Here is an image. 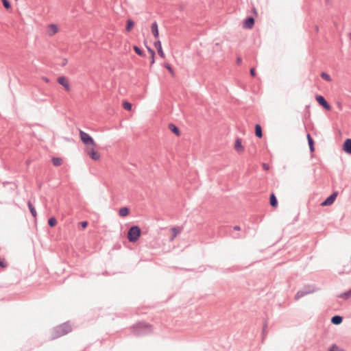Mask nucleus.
Wrapping results in <instances>:
<instances>
[{
	"label": "nucleus",
	"mask_w": 351,
	"mask_h": 351,
	"mask_svg": "<svg viewBox=\"0 0 351 351\" xmlns=\"http://www.w3.org/2000/svg\"><path fill=\"white\" fill-rule=\"evenodd\" d=\"M132 332L135 333L137 335H142L145 332H149L152 330V327L150 324L144 323V322H140L137 323L136 324L134 325L132 327Z\"/></svg>",
	"instance_id": "1"
},
{
	"label": "nucleus",
	"mask_w": 351,
	"mask_h": 351,
	"mask_svg": "<svg viewBox=\"0 0 351 351\" xmlns=\"http://www.w3.org/2000/svg\"><path fill=\"white\" fill-rule=\"evenodd\" d=\"M72 328L69 324L64 323L55 328L53 338H58L65 335L71 331Z\"/></svg>",
	"instance_id": "2"
},
{
	"label": "nucleus",
	"mask_w": 351,
	"mask_h": 351,
	"mask_svg": "<svg viewBox=\"0 0 351 351\" xmlns=\"http://www.w3.org/2000/svg\"><path fill=\"white\" fill-rule=\"evenodd\" d=\"M141 233V231L138 226H132L128 231V239L130 242H136L139 239Z\"/></svg>",
	"instance_id": "3"
},
{
	"label": "nucleus",
	"mask_w": 351,
	"mask_h": 351,
	"mask_svg": "<svg viewBox=\"0 0 351 351\" xmlns=\"http://www.w3.org/2000/svg\"><path fill=\"white\" fill-rule=\"evenodd\" d=\"M80 137L82 143L85 145L86 148H88V147L96 146L95 141L88 133L80 130Z\"/></svg>",
	"instance_id": "4"
},
{
	"label": "nucleus",
	"mask_w": 351,
	"mask_h": 351,
	"mask_svg": "<svg viewBox=\"0 0 351 351\" xmlns=\"http://www.w3.org/2000/svg\"><path fill=\"white\" fill-rule=\"evenodd\" d=\"M95 147L96 146L88 147V148H85V152L90 157L91 159L98 161L101 158V155L99 152L96 150Z\"/></svg>",
	"instance_id": "5"
},
{
	"label": "nucleus",
	"mask_w": 351,
	"mask_h": 351,
	"mask_svg": "<svg viewBox=\"0 0 351 351\" xmlns=\"http://www.w3.org/2000/svg\"><path fill=\"white\" fill-rule=\"evenodd\" d=\"M57 82L64 87L66 91L69 92L71 90L70 82L66 77L60 76L58 77Z\"/></svg>",
	"instance_id": "6"
},
{
	"label": "nucleus",
	"mask_w": 351,
	"mask_h": 351,
	"mask_svg": "<svg viewBox=\"0 0 351 351\" xmlns=\"http://www.w3.org/2000/svg\"><path fill=\"white\" fill-rule=\"evenodd\" d=\"M59 31V28L56 24H50L46 27V34L49 36H53Z\"/></svg>",
	"instance_id": "7"
},
{
	"label": "nucleus",
	"mask_w": 351,
	"mask_h": 351,
	"mask_svg": "<svg viewBox=\"0 0 351 351\" xmlns=\"http://www.w3.org/2000/svg\"><path fill=\"white\" fill-rule=\"evenodd\" d=\"M234 149L239 153V154H243L244 152V147L242 145V140L239 138H237L235 140L234 144Z\"/></svg>",
	"instance_id": "8"
},
{
	"label": "nucleus",
	"mask_w": 351,
	"mask_h": 351,
	"mask_svg": "<svg viewBox=\"0 0 351 351\" xmlns=\"http://www.w3.org/2000/svg\"><path fill=\"white\" fill-rule=\"evenodd\" d=\"M337 196V192L333 193L331 195H330L326 200H324L321 205L323 206H330L333 204L336 197Z\"/></svg>",
	"instance_id": "9"
},
{
	"label": "nucleus",
	"mask_w": 351,
	"mask_h": 351,
	"mask_svg": "<svg viewBox=\"0 0 351 351\" xmlns=\"http://www.w3.org/2000/svg\"><path fill=\"white\" fill-rule=\"evenodd\" d=\"M316 100L326 110H330V108H331L330 106L328 104V102L326 101V99H324V97H322L321 95H317L316 97Z\"/></svg>",
	"instance_id": "10"
},
{
	"label": "nucleus",
	"mask_w": 351,
	"mask_h": 351,
	"mask_svg": "<svg viewBox=\"0 0 351 351\" xmlns=\"http://www.w3.org/2000/svg\"><path fill=\"white\" fill-rule=\"evenodd\" d=\"M182 228L180 227H173L170 229V241H172L181 232Z\"/></svg>",
	"instance_id": "11"
},
{
	"label": "nucleus",
	"mask_w": 351,
	"mask_h": 351,
	"mask_svg": "<svg viewBox=\"0 0 351 351\" xmlns=\"http://www.w3.org/2000/svg\"><path fill=\"white\" fill-rule=\"evenodd\" d=\"M254 25V20L253 18L250 17L245 20L243 23V27L245 29H252Z\"/></svg>",
	"instance_id": "12"
},
{
	"label": "nucleus",
	"mask_w": 351,
	"mask_h": 351,
	"mask_svg": "<svg viewBox=\"0 0 351 351\" xmlns=\"http://www.w3.org/2000/svg\"><path fill=\"white\" fill-rule=\"evenodd\" d=\"M154 47L157 49L159 56L162 58H165V54L162 50L161 43L159 40H156V42L154 43Z\"/></svg>",
	"instance_id": "13"
},
{
	"label": "nucleus",
	"mask_w": 351,
	"mask_h": 351,
	"mask_svg": "<svg viewBox=\"0 0 351 351\" xmlns=\"http://www.w3.org/2000/svg\"><path fill=\"white\" fill-rule=\"evenodd\" d=\"M151 32L152 34L154 35V38L157 40H158L159 36V32H158V27L156 22H154L151 25Z\"/></svg>",
	"instance_id": "14"
},
{
	"label": "nucleus",
	"mask_w": 351,
	"mask_h": 351,
	"mask_svg": "<svg viewBox=\"0 0 351 351\" xmlns=\"http://www.w3.org/2000/svg\"><path fill=\"white\" fill-rule=\"evenodd\" d=\"M343 150L349 154H351V139H346L343 145Z\"/></svg>",
	"instance_id": "15"
},
{
	"label": "nucleus",
	"mask_w": 351,
	"mask_h": 351,
	"mask_svg": "<svg viewBox=\"0 0 351 351\" xmlns=\"http://www.w3.org/2000/svg\"><path fill=\"white\" fill-rule=\"evenodd\" d=\"M119 214L122 217H126L130 214V210L127 207H122L119 209Z\"/></svg>",
	"instance_id": "16"
},
{
	"label": "nucleus",
	"mask_w": 351,
	"mask_h": 351,
	"mask_svg": "<svg viewBox=\"0 0 351 351\" xmlns=\"http://www.w3.org/2000/svg\"><path fill=\"white\" fill-rule=\"evenodd\" d=\"M134 22L131 20V19H128L127 20V24H126V27H125V29L128 32H130L133 27H134Z\"/></svg>",
	"instance_id": "17"
},
{
	"label": "nucleus",
	"mask_w": 351,
	"mask_h": 351,
	"mask_svg": "<svg viewBox=\"0 0 351 351\" xmlns=\"http://www.w3.org/2000/svg\"><path fill=\"white\" fill-rule=\"evenodd\" d=\"M343 318L341 316L336 315L332 317L331 322L333 324L338 325L342 322Z\"/></svg>",
	"instance_id": "18"
},
{
	"label": "nucleus",
	"mask_w": 351,
	"mask_h": 351,
	"mask_svg": "<svg viewBox=\"0 0 351 351\" xmlns=\"http://www.w3.org/2000/svg\"><path fill=\"white\" fill-rule=\"evenodd\" d=\"M169 129L172 132H173L176 136H180V130L179 129L173 124H169Z\"/></svg>",
	"instance_id": "19"
},
{
	"label": "nucleus",
	"mask_w": 351,
	"mask_h": 351,
	"mask_svg": "<svg viewBox=\"0 0 351 351\" xmlns=\"http://www.w3.org/2000/svg\"><path fill=\"white\" fill-rule=\"evenodd\" d=\"M270 204L271 206L273 207H276L277 205H278V202H277V199H276V197L275 196V195L274 193H272L271 195H270Z\"/></svg>",
	"instance_id": "20"
},
{
	"label": "nucleus",
	"mask_w": 351,
	"mask_h": 351,
	"mask_svg": "<svg viewBox=\"0 0 351 351\" xmlns=\"http://www.w3.org/2000/svg\"><path fill=\"white\" fill-rule=\"evenodd\" d=\"M255 134L258 138H261L263 136L261 127L258 124L255 125Z\"/></svg>",
	"instance_id": "21"
},
{
	"label": "nucleus",
	"mask_w": 351,
	"mask_h": 351,
	"mask_svg": "<svg viewBox=\"0 0 351 351\" xmlns=\"http://www.w3.org/2000/svg\"><path fill=\"white\" fill-rule=\"evenodd\" d=\"M308 143L311 152L314 151L313 140L309 134H307Z\"/></svg>",
	"instance_id": "22"
},
{
	"label": "nucleus",
	"mask_w": 351,
	"mask_h": 351,
	"mask_svg": "<svg viewBox=\"0 0 351 351\" xmlns=\"http://www.w3.org/2000/svg\"><path fill=\"white\" fill-rule=\"evenodd\" d=\"M52 162L54 166H60L62 163V160L60 158H53L52 159Z\"/></svg>",
	"instance_id": "23"
},
{
	"label": "nucleus",
	"mask_w": 351,
	"mask_h": 351,
	"mask_svg": "<svg viewBox=\"0 0 351 351\" xmlns=\"http://www.w3.org/2000/svg\"><path fill=\"white\" fill-rule=\"evenodd\" d=\"M351 296V290H349L347 292H345L343 293H341L338 295L339 298H343V299H348Z\"/></svg>",
	"instance_id": "24"
},
{
	"label": "nucleus",
	"mask_w": 351,
	"mask_h": 351,
	"mask_svg": "<svg viewBox=\"0 0 351 351\" xmlns=\"http://www.w3.org/2000/svg\"><path fill=\"white\" fill-rule=\"evenodd\" d=\"M28 207H29V210H30V212H31L32 215L34 217H36V215H37L36 211V210H35L34 207L33 206V205L31 204V202H28Z\"/></svg>",
	"instance_id": "25"
},
{
	"label": "nucleus",
	"mask_w": 351,
	"mask_h": 351,
	"mask_svg": "<svg viewBox=\"0 0 351 351\" xmlns=\"http://www.w3.org/2000/svg\"><path fill=\"white\" fill-rule=\"evenodd\" d=\"M48 224L51 226V227H54L56 226L57 224V220L55 217H51L49 220H48Z\"/></svg>",
	"instance_id": "26"
},
{
	"label": "nucleus",
	"mask_w": 351,
	"mask_h": 351,
	"mask_svg": "<svg viewBox=\"0 0 351 351\" xmlns=\"http://www.w3.org/2000/svg\"><path fill=\"white\" fill-rule=\"evenodd\" d=\"M123 107L125 110H131L132 106L130 102L125 101L123 102Z\"/></svg>",
	"instance_id": "27"
},
{
	"label": "nucleus",
	"mask_w": 351,
	"mask_h": 351,
	"mask_svg": "<svg viewBox=\"0 0 351 351\" xmlns=\"http://www.w3.org/2000/svg\"><path fill=\"white\" fill-rule=\"evenodd\" d=\"M321 77L322 78H323L324 80L328 81V82H331V77H330V75L325 73V72H322L321 73Z\"/></svg>",
	"instance_id": "28"
},
{
	"label": "nucleus",
	"mask_w": 351,
	"mask_h": 351,
	"mask_svg": "<svg viewBox=\"0 0 351 351\" xmlns=\"http://www.w3.org/2000/svg\"><path fill=\"white\" fill-rule=\"evenodd\" d=\"M328 351H345L341 348H339L336 344L332 345L330 349Z\"/></svg>",
	"instance_id": "29"
},
{
	"label": "nucleus",
	"mask_w": 351,
	"mask_h": 351,
	"mask_svg": "<svg viewBox=\"0 0 351 351\" xmlns=\"http://www.w3.org/2000/svg\"><path fill=\"white\" fill-rule=\"evenodd\" d=\"M2 3H3V6L9 10L11 8V5H10V3H9V1L8 0H1Z\"/></svg>",
	"instance_id": "30"
},
{
	"label": "nucleus",
	"mask_w": 351,
	"mask_h": 351,
	"mask_svg": "<svg viewBox=\"0 0 351 351\" xmlns=\"http://www.w3.org/2000/svg\"><path fill=\"white\" fill-rule=\"evenodd\" d=\"M134 50L135 51V52L139 55V56H143V51H141V49H139L138 47L136 46H134Z\"/></svg>",
	"instance_id": "31"
},
{
	"label": "nucleus",
	"mask_w": 351,
	"mask_h": 351,
	"mask_svg": "<svg viewBox=\"0 0 351 351\" xmlns=\"http://www.w3.org/2000/svg\"><path fill=\"white\" fill-rule=\"evenodd\" d=\"M149 53H151V56H152V58H151V64H154V56H155V53L154 51V50L151 49H149Z\"/></svg>",
	"instance_id": "32"
},
{
	"label": "nucleus",
	"mask_w": 351,
	"mask_h": 351,
	"mask_svg": "<svg viewBox=\"0 0 351 351\" xmlns=\"http://www.w3.org/2000/svg\"><path fill=\"white\" fill-rule=\"evenodd\" d=\"M306 294V293L299 291L295 295V298L299 299L300 298L304 296Z\"/></svg>",
	"instance_id": "33"
},
{
	"label": "nucleus",
	"mask_w": 351,
	"mask_h": 351,
	"mask_svg": "<svg viewBox=\"0 0 351 351\" xmlns=\"http://www.w3.org/2000/svg\"><path fill=\"white\" fill-rule=\"evenodd\" d=\"M0 267L2 268H5L6 267V263H5V260L3 258H0Z\"/></svg>",
	"instance_id": "34"
},
{
	"label": "nucleus",
	"mask_w": 351,
	"mask_h": 351,
	"mask_svg": "<svg viewBox=\"0 0 351 351\" xmlns=\"http://www.w3.org/2000/svg\"><path fill=\"white\" fill-rule=\"evenodd\" d=\"M165 67L169 70V71L171 73V75L174 74L173 71L169 64H165Z\"/></svg>",
	"instance_id": "35"
},
{
	"label": "nucleus",
	"mask_w": 351,
	"mask_h": 351,
	"mask_svg": "<svg viewBox=\"0 0 351 351\" xmlns=\"http://www.w3.org/2000/svg\"><path fill=\"white\" fill-rule=\"evenodd\" d=\"M80 224L82 228H86L88 226V222L87 221H82Z\"/></svg>",
	"instance_id": "36"
},
{
	"label": "nucleus",
	"mask_w": 351,
	"mask_h": 351,
	"mask_svg": "<svg viewBox=\"0 0 351 351\" xmlns=\"http://www.w3.org/2000/svg\"><path fill=\"white\" fill-rule=\"evenodd\" d=\"M250 74L252 76L254 77L256 74V71H255V69L254 68H252L251 70H250Z\"/></svg>",
	"instance_id": "37"
},
{
	"label": "nucleus",
	"mask_w": 351,
	"mask_h": 351,
	"mask_svg": "<svg viewBox=\"0 0 351 351\" xmlns=\"http://www.w3.org/2000/svg\"><path fill=\"white\" fill-rule=\"evenodd\" d=\"M252 12L256 16L258 15V12L255 8L252 9Z\"/></svg>",
	"instance_id": "38"
},
{
	"label": "nucleus",
	"mask_w": 351,
	"mask_h": 351,
	"mask_svg": "<svg viewBox=\"0 0 351 351\" xmlns=\"http://www.w3.org/2000/svg\"><path fill=\"white\" fill-rule=\"evenodd\" d=\"M234 230H240V227L238 226H236L234 227Z\"/></svg>",
	"instance_id": "39"
},
{
	"label": "nucleus",
	"mask_w": 351,
	"mask_h": 351,
	"mask_svg": "<svg viewBox=\"0 0 351 351\" xmlns=\"http://www.w3.org/2000/svg\"><path fill=\"white\" fill-rule=\"evenodd\" d=\"M43 80L45 82H49V80L47 77H43Z\"/></svg>",
	"instance_id": "40"
},
{
	"label": "nucleus",
	"mask_w": 351,
	"mask_h": 351,
	"mask_svg": "<svg viewBox=\"0 0 351 351\" xmlns=\"http://www.w3.org/2000/svg\"><path fill=\"white\" fill-rule=\"evenodd\" d=\"M263 167L265 169L267 170L269 169L268 166L266 164L263 165Z\"/></svg>",
	"instance_id": "41"
},
{
	"label": "nucleus",
	"mask_w": 351,
	"mask_h": 351,
	"mask_svg": "<svg viewBox=\"0 0 351 351\" xmlns=\"http://www.w3.org/2000/svg\"><path fill=\"white\" fill-rule=\"evenodd\" d=\"M241 62V58H237V63L240 64Z\"/></svg>",
	"instance_id": "42"
},
{
	"label": "nucleus",
	"mask_w": 351,
	"mask_h": 351,
	"mask_svg": "<svg viewBox=\"0 0 351 351\" xmlns=\"http://www.w3.org/2000/svg\"><path fill=\"white\" fill-rule=\"evenodd\" d=\"M349 38H350V39L351 40V33H350V34H349Z\"/></svg>",
	"instance_id": "43"
}]
</instances>
